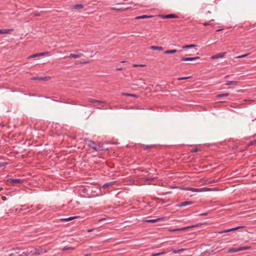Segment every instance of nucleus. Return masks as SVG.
<instances>
[{
  "instance_id": "nucleus-1",
  "label": "nucleus",
  "mask_w": 256,
  "mask_h": 256,
  "mask_svg": "<svg viewBox=\"0 0 256 256\" xmlns=\"http://www.w3.org/2000/svg\"><path fill=\"white\" fill-rule=\"evenodd\" d=\"M250 246H240L237 248H230L228 250V252H236L239 251L244 250H250Z\"/></svg>"
},
{
  "instance_id": "nucleus-2",
  "label": "nucleus",
  "mask_w": 256,
  "mask_h": 256,
  "mask_svg": "<svg viewBox=\"0 0 256 256\" xmlns=\"http://www.w3.org/2000/svg\"><path fill=\"white\" fill-rule=\"evenodd\" d=\"M46 252L47 251L46 249L41 247H39L38 248H34L33 250L30 251L31 252L36 256H39L42 254L46 253Z\"/></svg>"
},
{
  "instance_id": "nucleus-3",
  "label": "nucleus",
  "mask_w": 256,
  "mask_h": 256,
  "mask_svg": "<svg viewBox=\"0 0 256 256\" xmlns=\"http://www.w3.org/2000/svg\"><path fill=\"white\" fill-rule=\"evenodd\" d=\"M88 145L96 151H100L102 150V146L100 144H96L93 141L90 140Z\"/></svg>"
},
{
  "instance_id": "nucleus-4",
  "label": "nucleus",
  "mask_w": 256,
  "mask_h": 256,
  "mask_svg": "<svg viewBox=\"0 0 256 256\" xmlns=\"http://www.w3.org/2000/svg\"><path fill=\"white\" fill-rule=\"evenodd\" d=\"M12 185H14L16 184H22L23 180L18 178H9L8 180Z\"/></svg>"
},
{
  "instance_id": "nucleus-5",
  "label": "nucleus",
  "mask_w": 256,
  "mask_h": 256,
  "mask_svg": "<svg viewBox=\"0 0 256 256\" xmlns=\"http://www.w3.org/2000/svg\"><path fill=\"white\" fill-rule=\"evenodd\" d=\"M226 52H222V53H218V54H214V56H212L210 57V59L214 60V59H217V58H222L223 57H224L226 56Z\"/></svg>"
},
{
  "instance_id": "nucleus-6",
  "label": "nucleus",
  "mask_w": 256,
  "mask_h": 256,
  "mask_svg": "<svg viewBox=\"0 0 256 256\" xmlns=\"http://www.w3.org/2000/svg\"><path fill=\"white\" fill-rule=\"evenodd\" d=\"M194 226H187V227H184L180 228H174V229H170L168 230L170 232H178V231H183L186 230H188L190 228H194Z\"/></svg>"
},
{
  "instance_id": "nucleus-7",
  "label": "nucleus",
  "mask_w": 256,
  "mask_h": 256,
  "mask_svg": "<svg viewBox=\"0 0 256 256\" xmlns=\"http://www.w3.org/2000/svg\"><path fill=\"white\" fill-rule=\"evenodd\" d=\"M48 54V52H41V53H38V54H32V55L29 56L28 57V58L30 59V58H36V57H38V56H46V55Z\"/></svg>"
},
{
  "instance_id": "nucleus-8",
  "label": "nucleus",
  "mask_w": 256,
  "mask_h": 256,
  "mask_svg": "<svg viewBox=\"0 0 256 256\" xmlns=\"http://www.w3.org/2000/svg\"><path fill=\"white\" fill-rule=\"evenodd\" d=\"M50 77L47 76H44V77H33L31 78V80H50Z\"/></svg>"
},
{
  "instance_id": "nucleus-9",
  "label": "nucleus",
  "mask_w": 256,
  "mask_h": 256,
  "mask_svg": "<svg viewBox=\"0 0 256 256\" xmlns=\"http://www.w3.org/2000/svg\"><path fill=\"white\" fill-rule=\"evenodd\" d=\"M84 56V54L80 53L78 54H70L69 56H66L68 58H81L82 56Z\"/></svg>"
},
{
  "instance_id": "nucleus-10",
  "label": "nucleus",
  "mask_w": 256,
  "mask_h": 256,
  "mask_svg": "<svg viewBox=\"0 0 256 256\" xmlns=\"http://www.w3.org/2000/svg\"><path fill=\"white\" fill-rule=\"evenodd\" d=\"M200 57H194V58H185V57H182L181 58V61H192L194 60L198 59H199Z\"/></svg>"
},
{
  "instance_id": "nucleus-11",
  "label": "nucleus",
  "mask_w": 256,
  "mask_h": 256,
  "mask_svg": "<svg viewBox=\"0 0 256 256\" xmlns=\"http://www.w3.org/2000/svg\"><path fill=\"white\" fill-rule=\"evenodd\" d=\"M240 228H242V227L241 226H237V227H236V228H230V229L225 230H222V231H218V234H222V233H224V232H231V231H232V230H238V229Z\"/></svg>"
},
{
  "instance_id": "nucleus-12",
  "label": "nucleus",
  "mask_w": 256,
  "mask_h": 256,
  "mask_svg": "<svg viewBox=\"0 0 256 256\" xmlns=\"http://www.w3.org/2000/svg\"><path fill=\"white\" fill-rule=\"evenodd\" d=\"M194 202H188V201H186V202H180L178 204V207H182V206H188V205H190V204H192Z\"/></svg>"
},
{
  "instance_id": "nucleus-13",
  "label": "nucleus",
  "mask_w": 256,
  "mask_h": 256,
  "mask_svg": "<svg viewBox=\"0 0 256 256\" xmlns=\"http://www.w3.org/2000/svg\"><path fill=\"white\" fill-rule=\"evenodd\" d=\"M162 18H177V16L174 14H168L166 15L162 16Z\"/></svg>"
},
{
  "instance_id": "nucleus-14",
  "label": "nucleus",
  "mask_w": 256,
  "mask_h": 256,
  "mask_svg": "<svg viewBox=\"0 0 256 256\" xmlns=\"http://www.w3.org/2000/svg\"><path fill=\"white\" fill-rule=\"evenodd\" d=\"M13 29H0V34H10Z\"/></svg>"
},
{
  "instance_id": "nucleus-15",
  "label": "nucleus",
  "mask_w": 256,
  "mask_h": 256,
  "mask_svg": "<svg viewBox=\"0 0 256 256\" xmlns=\"http://www.w3.org/2000/svg\"><path fill=\"white\" fill-rule=\"evenodd\" d=\"M238 84V82L234 80H226V82L225 84L226 86L230 85H236Z\"/></svg>"
},
{
  "instance_id": "nucleus-16",
  "label": "nucleus",
  "mask_w": 256,
  "mask_h": 256,
  "mask_svg": "<svg viewBox=\"0 0 256 256\" xmlns=\"http://www.w3.org/2000/svg\"><path fill=\"white\" fill-rule=\"evenodd\" d=\"M150 48L152 50H163V48L162 46H151L150 47Z\"/></svg>"
},
{
  "instance_id": "nucleus-17",
  "label": "nucleus",
  "mask_w": 256,
  "mask_h": 256,
  "mask_svg": "<svg viewBox=\"0 0 256 256\" xmlns=\"http://www.w3.org/2000/svg\"><path fill=\"white\" fill-rule=\"evenodd\" d=\"M177 52L176 50H166L164 53L166 54H174Z\"/></svg>"
},
{
  "instance_id": "nucleus-18",
  "label": "nucleus",
  "mask_w": 256,
  "mask_h": 256,
  "mask_svg": "<svg viewBox=\"0 0 256 256\" xmlns=\"http://www.w3.org/2000/svg\"><path fill=\"white\" fill-rule=\"evenodd\" d=\"M162 219H163L162 218H157V219H150V220H146V222L152 223V222H158Z\"/></svg>"
},
{
  "instance_id": "nucleus-19",
  "label": "nucleus",
  "mask_w": 256,
  "mask_h": 256,
  "mask_svg": "<svg viewBox=\"0 0 256 256\" xmlns=\"http://www.w3.org/2000/svg\"><path fill=\"white\" fill-rule=\"evenodd\" d=\"M196 46V45L194 44H189V45H185L182 46V48L186 49V48H194Z\"/></svg>"
},
{
  "instance_id": "nucleus-20",
  "label": "nucleus",
  "mask_w": 256,
  "mask_h": 256,
  "mask_svg": "<svg viewBox=\"0 0 256 256\" xmlns=\"http://www.w3.org/2000/svg\"><path fill=\"white\" fill-rule=\"evenodd\" d=\"M76 218H77V216H71V217H69V218H62L61 220H62V221H70V220H73Z\"/></svg>"
},
{
  "instance_id": "nucleus-21",
  "label": "nucleus",
  "mask_w": 256,
  "mask_h": 256,
  "mask_svg": "<svg viewBox=\"0 0 256 256\" xmlns=\"http://www.w3.org/2000/svg\"><path fill=\"white\" fill-rule=\"evenodd\" d=\"M114 182H110L106 183L102 186V188H106L112 185Z\"/></svg>"
},
{
  "instance_id": "nucleus-22",
  "label": "nucleus",
  "mask_w": 256,
  "mask_h": 256,
  "mask_svg": "<svg viewBox=\"0 0 256 256\" xmlns=\"http://www.w3.org/2000/svg\"><path fill=\"white\" fill-rule=\"evenodd\" d=\"M154 146L152 145V144H150V145H144V144L142 146V148H143L144 150H148V148H152Z\"/></svg>"
},
{
  "instance_id": "nucleus-23",
  "label": "nucleus",
  "mask_w": 256,
  "mask_h": 256,
  "mask_svg": "<svg viewBox=\"0 0 256 256\" xmlns=\"http://www.w3.org/2000/svg\"><path fill=\"white\" fill-rule=\"evenodd\" d=\"M150 17H151V16H148L147 15H142L141 16L136 17V19H142V18H150Z\"/></svg>"
},
{
  "instance_id": "nucleus-24",
  "label": "nucleus",
  "mask_w": 256,
  "mask_h": 256,
  "mask_svg": "<svg viewBox=\"0 0 256 256\" xmlns=\"http://www.w3.org/2000/svg\"><path fill=\"white\" fill-rule=\"evenodd\" d=\"M249 54H245L240 55V56H236L235 58L239 59V58H246Z\"/></svg>"
},
{
  "instance_id": "nucleus-25",
  "label": "nucleus",
  "mask_w": 256,
  "mask_h": 256,
  "mask_svg": "<svg viewBox=\"0 0 256 256\" xmlns=\"http://www.w3.org/2000/svg\"><path fill=\"white\" fill-rule=\"evenodd\" d=\"M184 250V249H180V250H172V252L174 254H179L181 252H183Z\"/></svg>"
},
{
  "instance_id": "nucleus-26",
  "label": "nucleus",
  "mask_w": 256,
  "mask_h": 256,
  "mask_svg": "<svg viewBox=\"0 0 256 256\" xmlns=\"http://www.w3.org/2000/svg\"><path fill=\"white\" fill-rule=\"evenodd\" d=\"M8 164L7 162H3L2 161V159L0 158V168L4 167Z\"/></svg>"
},
{
  "instance_id": "nucleus-27",
  "label": "nucleus",
  "mask_w": 256,
  "mask_h": 256,
  "mask_svg": "<svg viewBox=\"0 0 256 256\" xmlns=\"http://www.w3.org/2000/svg\"><path fill=\"white\" fill-rule=\"evenodd\" d=\"M229 95H230L229 93H224V94H218L217 96V97L218 98H221V97H222V96H228Z\"/></svg>"
},
{
  "instance_id": "nucleus-28",
  "label": "nucleus",
  "mask_w": 256,
  "mask_h": 256,
  "mask_svg": "<svg viewBox=\"0 0 256 256\" xmlns=\"http://www.w3.org/2000/svg\"><path fill=\"white\" fill-rule=\"evenodd\" d=\"M122 94L124 95V96H132V97H135V98L136 97V95L134 94L124 93V94Z\"/></svg>"
},
{
  "instance_id": "nucleus-29",
  "label": "nucleus",
  "mask_w": 256,
  "mask_h": 256,
  "mask_svg": "<svg viewBox=\"0 0 256 256\" xmlns=\"http://www.w3.org/2000/svg\"><path fill=\"white\" fill-rule=\"evenodd\" d=\"M165 252H158V253H152L151 254V256H158L161 254H164Z\"/></svg>"
},
{
  "instance_id": "nucleus-30",
  "label": "nucleus",
  "mask_w": 256,
  "mask_h": 256,
  "mask_svg": "<svg viewBox=\"0 0 256 256\" xmlns=\"http://www.w3.org/2000/svg\"><path fill=\"white\" fill-rule=\"evenodd\" d=\"M84 7V6L82 4H76V6H74V8H82Z\"/></svg>"
},
{
  "instance_id": "nucleus-31",
  "label": "nucleus",
  "mask_w": 256,
  "mask_h": 256,
  "mask_svg": "<svg viewBox=\"0 0 256 256\" xmlns=\"http://www.w3.org/2000/svg\"><path fill=\"white\" fill-rule=\"evenodd\" d=\"M88 101L90 102H96V100H94L93 98H88Z\"/></svg>"
},
{
  "instance_id": "nucleus-32",
  "label": "nucleus",
  "mask_w": 256,
  "mask_h": 256,
  "mask_svg": "<svg viewBox=\"0 0 256 256\" xmlns=\"http://www.w3.org/2000/svg\"><path fill=\"white\" fill-rule=\"evenodd\" d=\"M42 208H43V205H42V204H38L36 206V208L38 210H40L42 209Z\"/></svg>"
},
{
  "instance_id": "nucleus-33",
  "label": "nucleus",
  "mask_w": 256,
  "mask_h": 256,
  "mask_svg": "<svg viewBox=\"0 0 256 256\" xmlns=\"http://www.w3.org/2000/svg\"><path fill=\"white\" fill-rule=\"evenodd\" d=\"M190 78V76H186V77H181L178 78V80H186L188 78Z\"/></svg>"
},
{
  "instance_id": "nucleus-34",
  "label": "nucleus",
  "mask_w": 256,
  "mask_h": 256,
  "mask_svg": "<svg viewBox=\"0 0 256 256\" xmlns=\"http://www.w3.org/2000/svg\"><path fill=\"white\" fill-rule=\"evenodd\" d=\"M110 9L112 10H117V11H121V10H122V8H112Z\"/></svg>"
},
{
  "instance_id": "nucleus-35",
  "label": "nucleus",
  "mask_w": 256,
  "mask_h": 256,
  "mask_svg": "<svg viewBox=\"0 0 256 256\" xmlns=\"http://www.w3.org/2000/svg\"><path fill=\"white\" fill-rule=\"evenodd\" d=\"M198 150V148H194L192 149L191 152H196Z\"/></svg>"
},
{
  "instance_id": "nucleus-36",
  "label": "nucleus",
  "mask_w": 256,
  "mask_h": 256,
  "mask_svg": "<svg viewBox=\"0 0 256 256\" xmlns=\"http://www.w3.org/2000/svg\"><path fill=\"white\" fill-rule=\"evenodd\" d=\"M73 248L71 247H64L63 249V250H72Z\"/></svg>"
},
{
  "instance_id": "nucleus-37",
  "label": "nucleus",
  "mask_w": 256,
  "mask_h": 256,
  "mask_svg": "<svg viewBox=\"0 0 256 256\" xmlns=\"http://www.w3.org/2000/svg\"><path fill=\"white\" fill-rule=\"evenodd\" d=\"M96 101H98V102H98L99 104H104V103H105V102L103 101V100H96Z\"/></svg>"
},
{
  "instance_id": "nucleus-38",
  "label": "nucleus",
  "mask_w": 256,
  "mask_h": 256,
  "mask_svg": "<svg viewBox=\"0 0 256 256\" xmlns=\"http://www.w3.org/2000/svg\"><path fill=\"white\" fill-rule=\"evenodd\" d=\"M203 24L204 26H207L210 25V24L209 22H206L204 23Z\"/></svg>"
},
{
  "instance_id": "nucleus-39",
  "label": "nucleus",
  "mask_w": 256,
  "mask_h": 256,
  "mask_svg": "<svg viewBox=\"0 0 256 256\" xmlns=\"http://www.w3.org/2000/svg\"><path fill=\"white\" fill-rule=\"evenodd\" d=\"M192 192H200L199 190L198 189H196V188H192Z\"/></svg>"
},
{
  "instance_id": "nucleus-40",
  "label": "nucleus",
  "mask_w": 256,
  "mask_h": 256,
  "mask_svg": "<svg viewBox=\"0 0 256 256\" xmlns=\"http://www.w3.org/2000/svg\"><path fill=\"white\" fill-rule=\"evenodd\" d=\"M256 124V118H255V120H252V125H255Z\"/></svg>"
},
{
  "instance_id": "nucleus-41",
  "label": "nucleus",
  "mask_w": 256,
  "mask_h": 256,
  "mask_svg": "<svg viewBox=\"0 0 256 256\" xmlns=\"http://www.w3.org/2000/svg\"><path fill=\"white\" fill-rule=\"evenodd\" d=\"M106 220V218H100V219H99V220H98V222H102V221H103V220Z\"/></svg>"
},
{
  "instance_id": "nucleus-42",
  "label": "nucleus",
  "mask_w": 256,
  "mask_h": 256,
  "mask_svg": "<svg viewBox=\"0 0 256 256\" xmlns=\"http://www.w3.org/2000/svg\"><path fill=\"white\" fill-rule=\"evenodd\" d=\"M199 215L201 216H206L207 215V214L206 213H203V214H200Z\"/></svg>"
},
{
  "instance_id": "nucleus-43",
  "label": "nucleus",
  "mask_w": 256,
  "mask_h": 256,
  "mask_svg": "<svg viewBox=\"0 0 256 256\" xmlns=\"http://www.w3.org/2000/svg\"><path fill=\"white\" fill-rule=\"evenodd\" d=\"M139 66V65H137V64H136L133 65V67H136V66ZM140 66H142V65H140Z\"/></svg>"
},
{
  "instance_id": "nucleus-44",
  "label": "nucleus",
  "mask_w": 256,
  "mask_h": 256,
  "mask_svg": "<svg viewBox=\"0 0 256 256\" xmlns=\"http://www.w3.org/2000/svg\"><path fill=\"white\" fill-rule=\"evenodd\" d=\"M91 256L90 254H85L84 255V256Z\"/></svg>"
},
{
  "instance_id": "nucleus-45",
  "label": "nucleus",
  "mask_w": 256,
  "mask_h": 256,
  "mask_svg": "<svg viewBox=\"0 0 256 256\" xmlns=\"http://www.w3.org/2000/svg\"><path fill=\"white\" fill-rule=\"evenodd\" d=\"M252 144H256V140H254L253 142H251Z\"/></svg>"
},
{
  "instance_id": "nucleus-46",
  "label": "nucleus",
  "mask_w": 256,
  "mask_h": 256,
  "mask_svg": "<svg viewBox=\"0 0 256 256\" xmlns=\"http://www.w3.org/2000/svg\"><path fill=\"white\" fill-rule=\"evenodd\" d=\"M92 230H88V232H92Z\"/></svg>"
},
{
  "instance_id": "nucleus-47",
  "label": "nucleus",
  "mask_w": 256,
  "mask_h": 256,
  "mask_svg": "<svg viewBox=\"0 0 256 256\" xmlns=\"http://www.w3.org/2000/svg\"><path fill=\"white\" fill-rule=\"evenodd\" d=\"M122 68H117V70H122Z\"/></svg>"
},
{
  "instance_id": "nucleus-48",
  "label": "nucleus",
  "mask_w": 256,
  "mask_h": 256,
  "mask_svg": "<svg viewBox=\"0 0 256 256\" xmlns=\"http://www.w3.org/2000/svg\"><path fill=\"white\" fill-rule=\"evenodd\" d=\"M228 75H227L225 76V78H228Z\"/></svg>"
},
{
  "instance_id": "nucleus-49",
  "label": "nucleus",
  "mask_w": 256,
  "mask_h": 256,
  "mask_svg": "<svg viewBox=\"0 0 256 256\" xmlns=\"http://www.w3.org/2000/svg\"><path fill=\"white\" fill-rule=\"evenodd\" d=\"M255 136H256V134H255L254 136H252V137H254Z\"/></svg>"
}]
</instances>
